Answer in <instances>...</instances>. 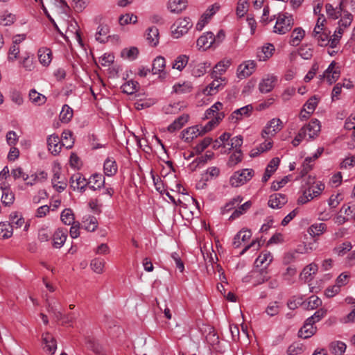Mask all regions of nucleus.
<instances>
[{
	"label": "nucleus",
	"mask_w": 355,
	"mask_h": 355,
	"mask_svg": "<svg viewBox=\"0 0 355 355\" xmlns=\"http://www.w3.org/2000/svg\"><path fill=\"white\" fill-rule=\"evenodd\" d=\"M193 21L189 17H178L171 26V35L174 39H180L185 35L193 27Z\"/></svg>",
	"instance_id": "1"
},
{
	"label": "nucleus",
	"mask_w": 355,
	"mask_h": 355,
	"mask_svg": "<svg viewBox=\"0 0 355 355\" xmlns=\"http://www.w3.org/2000/svg\"><path fill=\"white\" fill-rule=\"evenodd\" d=\"M254 175L252 168H243L235 171L230 178V184L233 187H238L249 182Z\"/></svg>",
	"instance_id": "2"
},
{
	"label": "nucleus",
	"mask_w": 355,
	"mask_h": 355,
	"mask_svg": "<svg viewBox=\"0 0 355 355\" xmlns=\"http://www.w3.org/2000/svg\"><path fill=\"white\" fill-rule=\"evenodd\" d=\"M294 24V19L291 15L288 13L278 14L276 24L274 26V32L279 35H284L291 31Z\"/></svg>",
	"instance_id": "3"
},
{
	"label": "nucleus",
	"mask_w": 355,
	"mask_h": 355,
	"mask_svg": "<svg viewBox=\"0 0 355 355\" xmlns=\"http://www.w3.org/2000/svg\"><path fill=\"white\" fill-rule=\"evenodd\" d=\"M340 76V67L337 62L332 61L324 73L320 75V78L321 80L325 79L328 84L331 85L338 80Z\"/></svg>",
	"instance_id": "4"
},
{
	"label": "nucleus",
	"mask_w": 355,
	"mask_h": 355,
	"mask_svg": "<svg viewBox=\"0 0 355 355\" xmlns=\"http://www.w3.org/2000/svg\"><path fill=\"white\" fill-rule=\"evenodd\" d=\"M283 128V123L279 118H273L264 126L261 132L262 138L275 136Z\"/></svg>",
	"instance_id": "5"
},
{
	"label": "nucleus",
	"mask_w": 355,
	"mask_h": 355,
	"mask_svg": "<svg viewBox=\"0 0 355 355\" xmlns=\"http://www.w3.org/2000/svg\"><path fill=\"white\" fill-rule=\"evenodd\" d=\"M70 37L76 41L80 46H83L79 26L77 21L73 19H71L67 22V27L64 34V38L67 41H69Z\"/></svg>",
	"instance_id": "6"
},
{
	"label": "nucleus",
	"mask_w": 355,
	"mask_h": 355,
	"mask_svg": "<svg viewBox=\"0 0 355 355\" xmlns=\"http://www.w3.org/2000/svg\"><path fill=\"white\" fill-rule=\"evenodd\" d=\"M252 111V105H247L232 112L229 116V120L232 123H238L244 119L250 117Z\"/></svg>",
	"instance_id": "7"
},
{
	"label": "nucleus",
	"mask_w": 355,
	"mask_h": 355,
	"mask_svg": "<svg viewBox=\"0 0 355 355\" xmlns=\"http://www.w3.org/2000/svg\"><path fill=\"white\" fill-rule=\"evenodd\" d=\"M321 125L318 119L311 120L308 124L304 125L300 130L303 132L304 136L309 139H313L317 137L320 132Z\"/></svg>",
	"instance_id": "8"
},
{
	"label": "nucleus",
	"mask_w": 355,
	"mask_h": 355,
	"mask_svg": "<svg viewBox=\"0 0 355 355\" xmlns=\"http://www.w3.org/2000/svg\"><path fill=\"white\" fill-rule=\"evenodd\" d=\"M220 9V5L217 3L210 6L206 11L201 15L200 19L196 25V29L200 31L209 22L211 17Z\"/></svg>",
	"instance_id": "9"
},
{
	"label": "nucleus",
	"mask_w": 355,
	"mask_h": 355,
	"mask_svg": "<svg viewBox=\"0 0 355 355\" xmlns=\"http://www.w3.org/2000/svg\"><path fill=\"white\" fill-rule=\"evenodd\" d=\"M256 66L254 60H246L242 62L237 68V77L240 79L246 78L254 73Z\"/></svg>",
	"instance_id": "10"
},
{
	"label": "nucleus",
	"mask_w": 355,
	"mask_h": 355,
	"mask_svg": "<svg viewBox=\"0 0 355 355\" xmlns=\"http://www.w3.org/2000/svg\"><path fill=\"white\" fill-rule=\"evenodd\" d=\"M42 348L45 353L53 355L57 349V342L55 338L49 332L42 335Z\"/></svg>",
	"instance_id": "11"
},
{
	"label": "nucleus",
	"mask_w": 355,
	"mask_h": 355,
	"mask_svg": "<svg viewBox=\"0 0 355 355\" xmlns=\"http://www.w3.org/2000/svg\"><path fill=\"white\" fill-rule=\"evenodd\" d=\"M9 220L10 222L8 223L10 224L12 230L14 228L19 229L24 227V230L25 232L28 231L30 226L29 223L25 222L21 213L19 211L11 212L9 216Z\"/></svg>",
	"instance_id": "12"
},
{
	"label": "nucleus",
	"mask_w": 355,
	"mask_h": 355,
	"mask_svg": "<svg viewBox=\"0 0 355 355\" xmlns=\"http://www.w3.org/2000/svg\"><path fill=\"white\" fill-rule=\"evenodd\" d=\"M277 82V78L273 75H267L263 78L259 84V89L261 93H268L275 87Z\"/></svg>",
	"instance_id": "13"
},
{
	"label": "nucleus",
	"mask_w": 355,
	"mask_h": 355,
	"mask_svg": "<svg viewBox=\"0 0 355 355\" xmlns=\"http://www.w3.org/2000/svg\"><path fill=\"white\" fill-rule=\"evenodd\" d=\"M166 60L163 56H157L153 61L152 72L153 74H159L162 78H166L167 73L165 71Z\"/></svg>",
	"instance_id": "14"
},
{
	"label": "nucleus",
	"mask_w": 355,
	"mask_h": 355,
	"mask_svg": "<svg viewBox=\"0 0 355 355\" xmlns=\"http://www.w3.org/2000/svg\"><path fill=\"white\" fill-rule=\"evenodd\" d=\"M203 133L198 125L189 127L181 132L182 139L187 143L191 142L194 139Z\"/></svg>",
	"instance_id": "15"
},
{
	"label": "nucleus",
	"mask_w": 355,
	"mask_h": 355,
	"mask_svg": "<svg viewBox=\"0 0 355 355\" xmlns=\"http://www.w3.org/2000/svg\"><path fill=\"white\" fill-rule=\"evenodd\" d=\"M230 64L231 62L228 60H222L218 62L214 67L213 71L211 72V78H218L220 80L224 81L225 80L223 79L220 76L227 71Z\"/></svg>",
	"instance_id": "16"
},
{
	"label": "nucleus",
	"mask_w": 355,
	"mask_h": 355,
	"mask_svg": "<svg viewBox=\"0 0 355 355\" xmlns=\"http://www.w3.org/2000/svg\"><path fill=\"white\" fill-rule=\"evenodd\" d=\"M215 42L214 35L211 32H207L197 40V46L199 49H207L210 48Z\"/></svg>",
	"instance_id": "17"
},
{
	"label": "nucleus",
	"mask_w": 355,
	"mask_h": 355,
	"mask_svg": "<svg viewBox=\"0 0 355 355\" xmlns=\"http://www.w3.org/2000/svg\"><path fill=\"white\" fill-rule=\"evenodd\" d=\"M47 145L49 150L54 155L60 153L62 146L59 137L56 135H51L48 137Z\"/></svg>",
	"instance_id": "18"
},
{
	"label": "nucleus",
	"mask_w": 355,
	"mask_h": 355,
	"mask_svg": "<svg viewBox=\"0 0 355 355\" xmlns=\"http://www.w3.org/2000/svg\"><path fill=\"white\" fill-rule=\"evenodd\" d=\"M88 180L80 173L73 174L71 177V187L73 190L83 191L87 186Z\"/></svg>",
	"instance_id": "19"
},
{
	"label": "nucleus",
	"mask_w": 355,
	"mask_h": 355,
	"mask_svg": "<svg viewBox=\"0 0 355 355\" xmlns=\"http://www.w3.org/2000/svg\"><path fill=\"white\" fill-rule=\"evenodd\" d=\"M187 7V0H168L167 8L172 13L179 14Z\"/></svg>",
	"instance_id": "20"
},
{
	"label": "nucleus",
	"mask_w": 355,
	"mask_h": 355,
	"mask_svg": "<svg viewBox=\"0 0 355 355\" xmlns=\"http://www.w3.org/2000/svg\"><path fill=\"white\" fill-rule=\"evenodd\" d=\"M287 202L285 195L282 193H274L270 196L268 206L272 209L282 208Z\"/></svg>",
	"instance_id": "21"
},
{
	"label": "nucleus",
	"mask_w": 355,
	"mask_h": 355,
	"mask_svg": "<svg viewBox=\"0 0 355 355\" xmlns=\"http://www.w3.org/2000/svg\"><path fill=\"white\" fill-rule=\"evenodd\" d=\"M252 236L251 231L247 229H242L234 236L233 245L234 248H239L243 243H245Z\"/></svg>",
	"instance_id": "22"
},
{
	"label": "nucleus",
	"mask_w": 355,
	"mask_h": 355,
	"mask_svg": "<svg viewBox=\"0 0 355 355\" xmlns=\"http://www.w3.org/2000/svg\"><path fill=\"white\" fill-rule=\"evenodd\" d=\"M67 231L63 229H58L53 235V246L55 248H60L65 243Z\"/></svg>",
	"instance_id": "23"
},
{
	"label": "nucleus",
	"mask_w": 355,
	"mask_h": 355,
	"mask_svg": "<svg viewBox=\"0 0 355 355\" xmlns=\"http://www.w3.org/2000/svg\"><path fill=\"white\" fill-rule=\"evenodd\" d=\"M316 331V327L314 326V324L311 322H309L307 319L303 325V327L300 329L298 334L299 336L303 338H309L311 337Z\"/></svg>",
	"instance_id": "24"
},
{
	"label": "nucleus",
	"mask_w": 355,
	"mask_h": 355,
	"mask_svg": "<svg viewBox=\"0 0 355 355\" xmlns=\"http://www.w3.org/2000/svg\"><path fill=\"white\" fill-rule=\"evenodd\" d=\"M275 51L272 44H266L257 51V58L260 61H266L270 58Z\"/></svg>",
	"instance_id": "25"
},
{
	"label": "nucleus",
	"mask_w": 355,
	"mask_h": 355,
	"mask_svg": "<svg viewBox=\"0 0 355 355\" xmlns=\"http://www.w3.org/2000/svg\"><path fill=\"white\" fill-rule=\"evenodd\" d=\"M39 62L44 67L49 66L52 60V53L48 48H41L37 51Z\"/></svg>",
	"instance_id": "26"
},
{
	"label": "nucleus",
	"mask_w": 355,
	"mask_h": 355,
	"mask_svg": "<svg viewBox=\"0 0 355 355\" xmlns=\"http://www.w3.org/2000/svg\"><path fill=\"white\" fill-rule=\"evenodd\" d=\"M103 171L105 175L107 176H113L118 171V166L114 158L107 157L105 160L103 165Z\"/></svg>",
	"instance_id": "27"
},
{
	"label": "nucleus",
	"mask_w": 355,
	"mask_h": 355,
	"mask_svg": "<svg viewBox=\"0 0 355 355\" xmlns=\"http://www.w3.org/2000/svg\"><path fill=\"white\" fill-rule=\"evenodd\" d=\"M189 119V114H183L177 118L171 124H170L167 129L171 132H173L178 130H180L188 122Z\"/></svg>",
	"instance_id": "28"
},
{
	"label": "nucleus",
	"mask_w": 355,
	"mask_h": 355,
	"mask_svg": "<svg viewBox=\"0 0 355 355\" xmlns=\"http://www.w3.org/2000/svg\"><path fill=\"white\" fill-rule=\"evenodd\" d=\"M105 184V178L101 174H94L88 180L87 185L92 190L100 189Z\"/></svg>",
	"instance_id": "29"
},
{
	"label": "nucleus",
	"mask_w": 355,
	"mask_h": 355,
	"mask_svg": "<svg viewBox=\"0 0 355 355\" xmlns=\"http://www.w3.org/2000/svg\"><path fill=\"white\" fill-rule=\"evenodd\" d=\"M146 40L148 44L152 46H156L159 44V34L157 27L152 26L148 28Z\"/></svg>",
	"instance_id": "30"
},
{
	"label": "nucleus",
	"mask_w": 355,
	"mask_h": 355,
	"mask_svg": "<svg viewBox=\"0 0 355 355\" xmlns=\"http://www.w3.org/2000/svg\"><path fill=\"white\" fill-rule=\"evenodd\" d=\"M214 80L209 84L205 88L202 89V94L205 96H212L218 91V89L222 86L223 80L218 78H213Z\"/></svg>",
	"instance_id": "31"
},
{
	"label": "nucleus",
	"mask_w": 355,
	"mask_h": 355,
	"mask_svg": "<svg viewBox=\"0 0 355 355\" xmlns=\"http://www.w3.org/2000/svg\"><path fill=\"white\" fill-rule=\"evenodd\" d=\"M83 227L89 232H94L98 227V221L95 216L85 215L82 220Z\"/></svg>",
	"instance_id": "32"
},
{
	"label": "nucleus",
	"mask_w": 355,
	"mask_h": 355,
	"mask_svg": "<svg viewBox=\"0 0 355 355\" xmlns=\"http://www.w3.org/2000/svg\"><path fill=\"white\" fill-rule=\"evenodd\" d=\"M279 162L280 160L278 157H275L270 160L262 178L263 182H267L268 180L272 174L277 170Z\"/></svg>",
	"instance_id": "33"
},
{
	"label": "nucleus",
	"mask_w": 355,
	"mask_h": 355,
	"mask_svg": "<svg viewBox=\"0 0 355 355\" xmlns=\"http://www.w3.org/2000/svg\"><path fill=\"white\" fill-rule=\"evenodd\" d=\"M304 35L305 31L302 28H295L291 35L290 44L293 46H297L304 37Z\"/></svg>",
	"instance_id": "34"
},
{
	"label": "nucleus",
	"mask_w": 355,
	"mask_h": 355,
	"mask_svg": "<svg viewBox=\"0 0 355 355\" xmlns=\"http://www.w3.org/2000/svg\"><path fill=\"white\" fill-rule=\"evenodd\" d=\"M318 271V266L313 263L306 266L300 273V278L304 281L311 279L312 275Z\"/></svg>",
	"instance_id": "35"
},
{
	"label": "nucleus",
	"mask_w": 355,
	"mask_h": 355,
	"mask_svg": "<svg viewBox=\"0 0 355 355\" xmlns=\"http://www.w3.org/2000/svg\"><path fill=\"white\" fill-rule=\"evenodd\" d=\"M189 58L188 55L182 54L178 55L172 63V68L173 69L182 71L188 64Z\"/></svg>",
	"instance_id": "36"
},
{
	"label": "nucleus",
	"mask_w": 355,
	"mask_h": 355,
	"mask_svg": "<svg viewBox=\"0 0 355 355\" xmlns=\"http://www.w3.org/2000/svg\"><path fill=\"white\" fill-rule=\"evenodd\" d=\"M272 255L270 252H263L255 260L257 266H268L272 261Z\"/></svg>",
	"instance_id": "37"
},
{
	"label": "nucleus",
	"mask_w": 355,
	"mask_h": 355,
	"mask_svg": "<svg viewBox=\"0 0 355 355\" xmlns=\"http://www.w3.org/2000/svg\"><path fill=\"white\" fill-rule=\"evenodd\" d=\"M343 3V1H341L338 5V8H334L331 4L327 3L325 8L327 15L334 19H338L341 15Z\"/></svg>",
	"instance_id": "38"
},
{
	"label": "nucleus",
	"mask_w": 355,
	"mask_h": 355,
	"mask_svg": "<svg viewBox=\"0 0 355 355\" xmlns=\"http://www.w3.org/2000/svg\"><path fill=\"white\" fill-rule=\"evenodd\" d=\"M263 139H265L264 142L261 143L257 149L252 150V156H257L259 153L266 152L272 147L273 142L271 139V137Z\"/></svg>",
	"instance_id": "39"
},
{
	"label": "nucleus",
	"mask_w": 355,
	"mask_h": 355,
	"mask_svg": "<svg viewBox=\"0 0 355 355\" xmlns=\"http://www.w3.org/2000/svg\"><path fill=\"white\" fill-rule=\"evenodd\" d=\"M28 96L30 101L37 105H42L46 101V96L34 89L30 90Z\"/></svg>",
	"instance_id": "40"
},
{
	"label": "nucleus",
	"mask_w": 355,
	"mask_h": 355,
	"mask_svg": "<svg viewBox=\"0 0 355 355\" xmlns=\"http://www.w3.org/2000/svg\"><path fill=\"white\" fill-rule=\"evenodd\" d=\"M192 89V84L189 82L176 83L173 87V91L178 94H188L191 92Z\"/></svg>",
	"instance_id": "41"
},
{
	"label": "nucleus",
	"mask_w": 355,
	"mask_h": 355,
	"mask_svg": "<svg viewBox=\"0 0 355 355\" xmlns=\"http://www.w3.org/2000/svg\"><path fill=\"white\" fill-rule=\"evenodd\" d=\"M19 64L26 71H32L35 69L33 58L28 53L21 58Z\"/></svg>",
	"instance_id": "42"
},
{
	"label": "nucleus",
	"mask_w": 355,
	"mask_h": 355,
	"mask_svg": "<svg viewBox=\"0 0 355 355\" xmlns=\"http://www.w3.org/2000/svg\"><path fill=\"white\" fill-rule=\"evenodd\" d=\"M60 219L62 222L67 225H70L74 223H76L75 217L73 211L69 209H64L60 215Z\"/></svg>",
	"instance_id": "43"
},
{
	"label": "nucleus",
	"mask_w": 355,
	"mask_h": 355,
	"mask_svg": "<svg viewBox=\"0 0 355 355\" xmlns=\"http://www.w3.org/2000/svg\"><path fill=\"white\" fill-rule=\"evenodd\" d=\"M223 104L220 102H216L214 103L210 108L206 110L205 112V118L206 119H210L214 117L216 119V116H217V114H223L219 113L218 112L222 110L223 108Z\"/></svg>",
	"instance_id": "44"
},
{
	"label": "nucleus",
	"mask_w": 355,
	"mask_h": 355,
	"mask_svg": "<svg viewBox=\"0 0 355 355\" xmlns=\"http://www.w3.org/2000/svg\"><path fill=\"white\" fill-rule=\"evenodd\" d=\"M347 346L342 341H334L330 345V351L335 355H342L346 350Z\"/></svg>",
	"instance_id": "45"
},
{
	"label": "nucleus",
	"mask_w": 355,
	"mask_h": 355,
	"mask_svg": "<svg viewBox=\"0 0 355 355\" xmlns=\"http://www.w3.org/2000/svg\"><path fill=\"white\" fill-rule=\"evenodd\" d=\"M105 261L101 258H95L92 260L90 266L94 272L97 274H101L104 271Z\"/></svg>",
	"instance_id": "46"
},
{
	"label": "nucleus",
	"mask_w": 355,
	"mask_h": 355,
	"mask_svg": "<svg viewBox=\"0 0 355 355\" xmlns=\"http://www.w3.org/2000/svg\"><path fill=\"white\" fill-rule=\"evenodd\" d=\"M13 230L7 222H0V238L8 239L12 236Z\"/></svg>",
	"instance_id": "47"
},
{
	"label": "nucleus",
	"mask_w": 355,
	"mask_h": 355,
	"mask_svg": "<svg viewBox=\"0 0 355 355\" xmlns=\"http://www.w3.org/2000/svg\"><path fill=\"white\" fill-rule=\"evenodd\" d=\"M139 86V83L137 81L131 80L125 83L121 86V89L124 93L128 94H132L137 92Z\"/></svg>",
	"instance_id": "48"
},
{
	"label": "nucleus",
	"mask_w": 355,
	"mask_h": 355,
	"mask_svg": "<svg viewBox=\"0 0 355 355\" xmlns=\"http://www.w3.org/2000/svg\"><path fill=\"white\" fill-rule=\"evenodd\" d=\"M73 117V110L67 105H63L60 113V119L63 123H68Z\"/></svg>",
	"instance_id": "49"
},
{
	"label": "nucleus",
	"mask_w": 355,
	"mask_h": 355,
	"mask_svg": "<svg viewBox=\"0 0 355 355\" xmlns=\"http://www.w3.org/2000/svg\"><path fill=\"white\" fill-rule=\"evenodd\" d=\"M15 19L16 17L15 15L8 12V11H5L0 15V24L4 26L12 24Z\"/></svg>",
	"instance_id": "50"
},
{
	"label": "nucleus",
	"mask_w": 355,
	"mask_h": 355,
	"mask_svg": "<svg viewBox=\"0 0 355 355\" xmlns=\"http://www.w3.org/2000/svg\"><path fill=\"white\" fill-rule=\"evenodd\" d=\"M62 146H65L67 148H71L73 144L74 140L72 138V132L69 130H64L62 134Z\"/></svg>",
	"instance_id": "51"
},
{
	"label": "nucleus",
	"mask_w": 355,
	"mask_h": 355,
	"mask_svg": "<svg viewBox=\"0 0 355 355\" xmlns=\"http://www.w3.org/2000/svg\"><path fill=\"white\" fill-rule=\"evenodd\" d=\"M327 229L324 223H314L309 227V234L313 236H320Z\"/></svg>",
	"instance_id": "52"
},
{
	"label": "nucleus",
	"mask_w": 355,
	"mask_h": 355,
	"mask_svg": "<svg viewBox=\"0 0 355 355\" xmlns=\"http://www.w3.org/2000/svg\"><path fill=\"white\" fill-rule=\"evenodd\" d=\"M109 33V28L105 25H100L96 33V40L100 42H104Z\"/></svg>",
	"instance_id": "53"
},
{
	"label": "nucleus",
	"mask_w": 355,
	"mask_h": 355,
	"mask_svg": "<svg viewBox=\"0 0 355 355\" xmlns=\"http://www.w3.org/2000/svg\"><path fill=\"white\" fill-rule=\"evenodd\" d=\"M137 21V17L133 14L126 13L122 15L119 18V22L121 26H125L129 24H136Z\"/></svg>",
	"instance_id": "54"
},
{
	"label": "nucleus",
	"mask_w": 355,
	"mask_h": 355,
	"mask_svg": "<svg viewBox=\"0 0 355 355\" xmlns=\"http://www.w3.org/2000/svg\"><path fill=\"white\" fill-rule=\"evenodd\" d=\"M224 114H217L216 119L209 121L208 123L204 127H201L200 128L203 135L210 131L215 125H218L219 122L224 118Z\"/></svg>",
	"instance_id": "55"
},
{
	"label": "nucleus",
	"mask_w": 355,
	"mask_h": 355,
	"mask_svg": "<svg viewBox=\"0 0 355 355\" xmlns=\"http://www.w3.org/2000/svg\"><path fill=\"white\" fill-rule=\"evenodd\" d=\"M314 39L317 41L318 45L321 46H326L329 45L331 47L332 38H329V35L327 33L322 31Z\"/></svg>",
	"instance_id": "56"
},
{
	"label": "nucleus",
	"mask_w": 355,
	"mask_h": 355,
	"mask_svg": "<svg viewBox=\"0 0 355 355\" xmlns=\"http://www.w3.org/2000/svg\"><path fill=\"white\" fill-rule=\"evenodd\" d=\"M345 28H344L343 26H341L339 24V27L335 31L334 34L333 35L331 42V49H335L338 46V44L340 42V39L341 38L342 35L344 33Z\"/></svg>",
	"instance_id": "57"
},
{
	"label": "nucleus",
	"mask_w": 355,
	"mask_h": 355,
	"mask_svg": "<svg viewBox=\"0 0 355 355\" xmlns=\"http://www.w3.org/2000/svg\"><path fill=\"white\" fill-rule=\"evenodd\" d=\"M48 311L49 313H52L54 314L55 318L58 320H62L64 322H72L73 317L71 315H62V313L60 311H56L53 306H49L48 308Z\"/></svg>",
	"instance_id": "58"
},
{
	"label": "nucleus",
	"mask_w": 355,
	"mask_h": 355,
	"mask_svg": "<svg viewBox=\"0 0 355 355\" xmlns=\"http://www.w3.org/2000/svg\"><path fill=\"white\" fill-rule=\"evenodd\" d=\"M242 161V153L241 150H235L230 157L227 165L230 167L234 166Z\"/></svg>",
	"instance_id": "59"
},
{
	"label": "nucleus",
	"mask_w": 355,
	"mask_h": 355,
	"mask_svg": "<svg viewBox=\"0 0 355 355\" xmlns=\"http://www.w3.org/2000/svg\"><path fill=\"white\" fill-rule=\"evenodd\" d=\"M281 306L277 302H270L266 309V313L270 316L277 315L280 311Z\"/></svg>",
	"instance_id": "60"
},
{
	"label": "nucleus",
	"mask_w": 355,
	"mask_h": 355,
	"mask_svg": "<svg viewBox=\"0 0 355 355\" xmlns=\"http://www.w3.org/2000/svg\"><path fill=\"white\" fill-rule=\"evenodd\" d=\"M320 98L317 96H313L311 97L304 105V108H306L309 111V112L313 113L316 107L318 105Z\"/></svg>",
	"instance_id": "61"
},
{
	"label": "nucleus",
	"mask_w": 355,
	"mask_h": 355,
	"mask_svg": "<svg viewBox=\"0 0 355 355\" xmlns=\"http://www.w3.org/2000/svg\"><path fill=\"white\" fill-rule=\"evenodd\" d=\"M212 139L209 137L203 139L194 148L193 150L196 154H200L205 148H207L211 144Z\"/></svg>",
	"instance_id": "62"
},
{
	"label": "nucleus",
	"mask_w": 355,
	"mask_h": 355,
	"mask_svg": "<svg viewBox=\"0 0 355 355\" xmlns=\"http://www.w3.org/2000/svg\"><path fill=\"white\" fill-rule=\"evenodd\" d=\"M352 248L350 242H345L339 246L334 248V251L336 254L339 256H343L347 252H349Z\"/></svg>",
	"instance_id": "63"
},
{
	"label": "nucleus",
	"mask_w": 355,
	"mask_h": 355,
	"mask_svg": "<svg viewBox=\"0 0 355 355\" xmlns=\"http://www.w3.org/2000/svg\"><path fill=\"white\" fill-rule=\"evenodd\" d=\"M313 49L307 45L302 46L299 50V55L304 60L310 59L313 55Z\"/></svg>",
	"instance_id": "64"
}]
</instances>
